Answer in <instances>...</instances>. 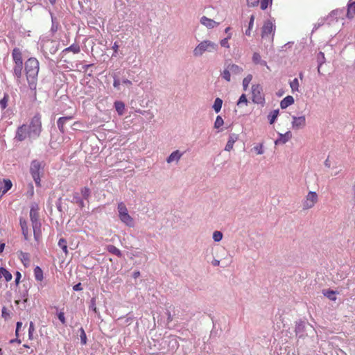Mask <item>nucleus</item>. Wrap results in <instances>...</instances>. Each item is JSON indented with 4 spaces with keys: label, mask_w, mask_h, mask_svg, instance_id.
I'll return each instance as SVG.
<instances>
[{
    "label": "nucleus",
    "mask_w": 355,
    "mask_h": 355,
    "mask_svg": "<svg viewBox=\"0 0 355 355\" xmlns=\"http://www.w3.org/2000/svg\"><path fill=\"white\" fill-rule=\"evenodd\" d=\"M40 69L39 61L35 58H28L25 62L26 79L31 90H35Z\"/></svg>",
    "instance_id": "f257e3e1"
},
{
    "label": "nucleus",
    "mask_w": 355,
    "mask_h": 355,
    "mask_svg": "<svg viewBox=\"0 0 355 355\" xmlns=\"http://www.w3.org/2000/svg\"><path fill=\"white\" fill-rule=\"evenodd\" d=\"M218 50V44L210 41L204 40L201 42L193 50V55L195 56H200L205 52H214Z\"/></svg>",
    "instance_id": "f03ea898"
},
{
    "label": "nucleus",
    "mask_w": 355,
    "mask_h": 355,
    "mask_svg": "<svg viewBox=\"0 0 355 355\" xmlns=\"http://www.w3.org/2000/svg\"><path fill=\"white\" fill-rule=\"evenodd\" d=\"M33 138H37L40 137L42 130L41 115L36 114L31 120L30 125H28Z\"/></svg>",
    "instance_id": "7ed1b4c3"
},
{
    "label": "nucleus",
    "mask_w": 355,
    "mask_h": 355,
    "mask_svg": "<svg viewBox=\"0 0 355 355\" xmlns=\"http://www.w3.org/2000/svg\"><path fill=\"white\" fill-rule=\"evenodd\" d=\"M295 332L299 338H304L305 336H313L315 334V329L311 325L306 324L302 320L296 323Z\"/></svg>",
    "instance_id": "20e7f679"
},
{
    "label": "nucleus",
    "mask_w": 355,
    "mask_h": 355,
    "mask_svg": "<svg viewBox=\"0 0 355 355\" xmlns=\"http://www.w3.org/2000/svg\"><path fill=\"white\" fill-rule=\"evenodd\" d=\"M275 33V26L270 20L264 22L263 27L261 28V37L263 40L268 41L270 43H272L274 40V35Z\"/></svg>",
    "instance_id": "39448f33"
},
{
    "label": "nucleus",
    "mask_w": 355,
    "mask_h": 355,
    "mask_svg": "<svg viewBox=\"0 0 355 355\" xmlns=\"http://www.w3.org/2000/svg\"><path fill=\"white\" fill-rule=\"evenodd\" d=\"M117 209L120 220L126 225L132 227L134 225V220L128 214V209L124 202H119Z\"/></svg>",
    "instance_id": "423d86ee"
},
{
    "label": "nucleus",
    "mask_w": 355,
    "mask_h": 355,
    "mask_svg": "<svg viewBox=\"0 0 355 355\" xmlns=\"http://www.w3.org/2000/svg\"><path fill=\"white\" fill-rule=\"evenodd\" d=\"M43 171V166L42 162L38 160H33L31 162L30 172L37 186H40V174Z\"/></svg>",
    "instance_id": "0eeeda50"
},
{
    "label": "nucleus",
    "mask_w": 355,
    "mask_h": 355,
    "mask_svg": "<svg viewBox=\"0 0 355 355\" xmlns=\"http://www.w3.org/2000/svg\"><path fill=\"white\" fill-rule=\"evenodd\" d=\"M252 101L254 103L263 105L265 96L263 93V88L260 84L252 85Z\"/></svg>",
    "instance_id": "6e6552de"
},
{
    "label": "nucleus",
    "mask_w": 355,
    "mask_h": 355,
    "mask_svg": "<svg viewBox=\"0 0 355 355\" xmlns=\"http://www.w3.org/2000/svg\"><path fill=\"white\" fill-rule=\"evenodd\" d=\"M318 200V196L315 191H309L302 201L303 209L307 210L313 208Z\"/></svg>",
    "instance_id": "1a4fd4ad"
},
{
    "label": "nucleus",
    "mask_w": 355,
    "mask_h": 355,
    "mask_svg": "<svg viewBox=\"0 0 355 355\" xmlns=\"http://www.w3.org/2000/svg\"><path fill=\"white\" fill-rule=\"evenodd\" d=\"M27 137H32L28 125L23 124L17 128L15 139L19 141L25 140Z\"/></svg>",
    "instance_id": "9d476101"
},
{
    "label": "nucleus",
    "mask_w": 355,
    "mask_h": 355,
    "mask_svg": "<svg viewBox=\"0 0 355 355\" xmlns=\"http://www.w3.org/2000/svg\"><path fill=\"white\" fill-rule=\"evenodd\" d=\"M14 64H23L22 52L19 48H14L12 52Z\"/></svg>",
    "instance_id": "9b49d317"
},
{
    "label": "nucleus",
    "mask_w": 355,
    "mask_h": 355,
    "mask_svg": "<svg viewBox=\"0 0 355 355\" xmlns=\"http://www.w3.org/2000/svg\"><path fill=\"white\" fill-rule=\"evenodd\" d=\"M306 125V119L304 116H293L292 126L293 128L299 129L304 127Z\"/></svg>",
    "instance_id": "f8f14e48"
},
{
    "label": "nucleus",
    "mask_w": 355,
    "mask_h": 355,
    "mask_svg": "<svg viewBox=\"0 0 355 355\" xmlns=\"http://www.w3.org/2000/svg\"><path fill=\"white\" fill-rule=\"evenodd\" d=\"M73 118V116H62L60 117L57 121V125L58 128L60 130V132L62 134L65 132V128L64 125L67 123V121L71 120Z\"/></svg>",
    "instance_id": "ddd939ff"
},
{
    "label": "nucleus",
    "mask_w": 355,
    "mask_h": 355,
    "mask_svg": "<svg viewBox=\"0 0 355 355\" xmlns=\"http://www.w3.org/2000/svg\"><path fill=\"white\" fill-rule=\"evenodd\" d=\"M200 23L203 26H206L207 28H214V27L219 25L218 22H216L214 20L209 19L205 16L201 17Z\"/></svg>",
    "instance_id": "4468645a"
},
{
    "label": "nucleus",
    "mask_w": 355,
    "mask_h": 355,
    "mask_svg": "<svg viewBox=\"0 0 355 355\" xmlns=\"http://www.w3.org/2000/svg\"><path fill=\"white\" fill-rule=\"evenodd\" d=\"M239 139V135L236 134H231L229 136L228 141L225 147V150L230 151L232 150L234 143Z\"/></svg>",
    "instance_id": "2eb2a0df"
},
{
    "label": "nucleus",
    "mask_w": 355,
    "mask_h": 355,
    "mask_svg": "<svg viewBox=\"0 0 355 355\" xmlns=\"http://www.w3.org/2000/svg\"><path fill=\"white\" fill-rule=\"evenodd\" d=\"M347 17L352 19L355 16V1L349 0L347 4Z\"/></svg>",
    "instance_id": "dca6fc26"
},
{
    "label": "nucleus",
    "mask_w": 355,
    "mask_h": 355,
    "mask_svg": "<svg viewBox=\"0 0 355 355\" xmlns=\"http://www.w3.org/2000/svg\"><path fill=\"white\" fill-rule=\"evenodd\" d=\"M292 137V134L290 131L286 132L285 134H279V138L275 141V144H286Z\"/></svg>",
    "instance_id": "f3484780"
},
{
    "label": "nucleus",
    "mask_w": 355,
    "mask_h": 355,
    "mask_svg": "<svg viewBox=\"0 0 355 355\" xmlns=\"http://www.w3.org/2000/svg\"><path fill=\"white\" fill-rule=\"evenodd\" d=\"M294 103V98L292 96H287L280 102L282 109H286L288 106Z\"/></svg>",
    "instance_id": "a211bd4d"
},
{
    "label": "nucleus",
    "mask_w": 355,
    "mask_h": 355,
    "mask_svg": "<svg viewBox=\"0 0 355 355\" xmlns=\"http://www.w3.org/2000/svg\"><path fill=\"white\" fill-rule=\"evenodd\" d=\"M33 225L35 239L37 241H39L42 236L41 223H37L35 222V225Z\"/></svg>",
    "instance_id": "6ab92c4d"
},
{
    "label": "nucleus",
    "mask_w": 355,
    "mask_h": 355,
    "mask_svg": "<svg viewBox=\"0 0 355 355\" xmlns=\"http://www.w3.org/2000/svg\"><path fill=\"white\" fill-rule=\"evenodd\" d=\"M22 69H23V64H15L13 67V73L16 76L17 80L18 82L20 81V79L22 76Z\"/></svg>",
    "instance_id": "aec40b11"
},
{
    "label": "nucleus",
    "mask_w": 355,
    "mask_h": 355,
    "mask_svg": "<svg viewBox=\"0 0 355 355\" xmlns=\"http://www.w3.org/2000/svg\"><path fill=\"white\" fill-rule=\"evenodd\" d=\"M3 277L6 282H10L12 278V274L3 267H0V279Z\"/></svg>",
    "instance_id": "412c9836"
},
{
    "label": "nucleus",
    "mask_w": 355,
    "mask_h": 355,
    "mask_svg": "<svg viewBox=\"0 0 355 355\" xmlns=\"http://www.w3.org/2000/svg\"><path fill=\"white\" fill-rule=\"evenodd\" d=\"M20 225L22 230V234L24 235V239L28 240V228L27 226V223L25 220L20 219Z\"/></svg>",
    "instance_id": "4be33fe9"
},
{
    "label": "nucleus",
    "mask_w": 355,
    "mask_h": 355,
    "mask_svg": "<svg viewBox=\"0 0 355 355\" xmlns=\"http://www.w3.org/2000/svg\"><path fill=\"white\" fill-rule=\"evenodd\" d=\"M182 157V153H180L179 150H175L173 152L169 157L167 158V162L171 163L174 161L178 162L180 157Z\"/></svg>",
    "instance_id": "5701e85b"
},
{
    "label": "nucleus",
    "mask_w": 355,
    "mask_h": 355,
    "mask_svg": "<svg viewBox=\"0 0 355 355\" xmlns=\"http://www.w3.org/2000/svg\"><path fill=\"white\" fill-rule=\"evenodd\" d=\"M12 186V182L8 179L3 180V185L1 187L0 190L3 194L7 193Z\"/></svg>",
    "instance_id": "b1692460"
},
{
    "label": "nucleus",
    "mask_w": 355,
    "mask_h": 355,
    "mask_svg": "<svg viewBox=\"0 0 355 355\" xmlns=\"http://www.w3.org/2000/svg\"><path fill=\"white\" fill-rule=\"evenodd\" d=\"M229 67V69L231 71V73L234 75L240 74L243 72V69L241 67H239V65H236L235 64H232L227 65Z\"/></svg>",
    "instance_id": "393cba45"
},
{
    "label": "nucleus",
    "mask_w": 355,
    "mask_h": 355,
    "mask_svg": "<svg viewBox=\"0 0 355 355\" xmlns=\"http://www.w3.org/2000/svg\"><path fill=\"white\" fill-rule=\"evenodd\" d=\"M106 249L110 253L113 254L118 257H121L122 256V253L120 250L113 245H107Z\"/></svg>",
    "instance_id": "a878e982"
},
{
    "label": "nucleus",
    "mask_w": 355,
    "mask_h": 355,
    "mask_svg": "<svg viewBox=\"0 0 355 355\" xmlns=\"http://www.w3.org/2000/svg\"><path fill=\"white\" fill-rule=\"evenodd\" d=\"M34 276L37 282H42L43 280V271L40 266H36L34 268Z\"/></svg>",
    "instance_id": "bb28decb"
},
{
    "label": "nucleus",
    "mask_w": 355,
    "mask_h": 355,
    "mask_svg": "<svg viewBox=\"0 0 355 355\" xmlns=\"http://www.w3.org/2000/svg\"><path fill=\"white\" fill-rule=\"evenodd\" d=\"M322 293L324 294V295L325 297H327V298H329L331 300L335 301L336 300V295L337 293L333 290H330V289L323 290Z\"/></svg>",
    "instance_id": "cd10ccee"
},
{
    "label": "nucleus",
    "mask_w": 355,
    "mask_h": 355,
    "mask_svg": "<svg viewBox=\"0 0 355 355\" xmlns=\"http://www.w3.org/2000/svg\"><path fill=\"white\" fill-rule=\"evenodd\" d=\"M30 217L32 222V225H35V222L37 223H40L39 221L38 213L36 210L32 208L30 211Z\"/></svg>",
    "instance_id": "c85d7f7f"
},
{
    "label": "nucleus",
    "mask_w": 355,
    "mask_h": 355,
    "mask_svg": "<svg viewBox=\"0 0 355 355\" xmlns=\"http://www.w3.org/2000/svg\"><path fill=\"white\" fill-rule=\"evenodd\" d=\"M114 107L119 115H122L123 114L125 110V105L123 102L116 101L114 103Z\"/></svg>",
    "instance_id": "c756f323"
},
{
    "label": "nucleus",
    "mask_w": 355,
    "mask_h": 355,
    "mask_svg": "<svg viewBox=\"0 0 355 355\" xmlns=\"http://www.w3.org/2000/svg\"><path fill=\"white\" fill-rule=\"evenodd\" d=\"M73 202L78 205L80 209H83L85 207V203L83 200L79 196L78 193H75L73 195Z\"/></svg>",
    "instance_id": "7c9ffc66"
},
{
    "label": "nucleus",
    "mask_w": 355,
    "mask_h": 355,
    "mask_svg": "<svg viewBox=\"0 0 355 355\" xmlns=\"http://www.w3.org/2000/svg\"><path fill=\"white\" fill-rule=\"evenodd\" d=\"M71 51L73 53H78L80 51V49L78 44H73L70 46L64 49L63 52Z\"/></svg>",
    "instance_id": "2f4dec72"
},
{
    "label": "nucleus",
    "mask_w": 355,
    "mask_h": 355,
    "mask_svg": "<svg viewBox=\"0 0 355 355\" xmlns=\"http://www.w3.org/2000/svg\"><path fill=\"white\" fill-rule=\"evenodd\" d=\"M222 104H223V101L220 98H216L214 101V105H213V108L216 113H218L220 111L221 107H222Z\"/></svg>",
    "instance_id": "473e14b6"
},
{
    "label": "nucleus",
    "mask_w": 355,
    "mask_h": 355,
    "mask_svg": "<svg viewBox=\"0 0 355 355\" xmlns=\"http://www.w3.org/2000/svg\"><path fill=\"white\" fill-rule=\"evenodd\" d=\"M290 86H291V90L293 92H298L299 90V87H300V84H299V81H298V79L297 78H294L291 83H290Z\"/></svg>",
    "instance_id": "72a5a7b5"
},
{
    "label": "nucleus",
    "mask_w": 355,
    "mask_h": 355,
    "mask_svg": "<svg viewBox=\"0 0 355 355\" xmlns=\"http://www.w3.org/2000/svg\"><path fill=\"white\" fill-rule=\"evenodd\" d=\"M58 245L60 248H62V250L66 254L68 253L67 242L64 239L62 238L59 240Z\"/></svg>",
    "instance_id": "f704fd0d"
},
{
    "label": "nucleus",
    "mask_w": 355,
    "mask_h": 355,
    "mask_svg": "<svg viewBox=\"0 0 355 355\" xmlns=\"http://www.w3.org/2000/svg\"><path fill=\"white\" fill-rule=\"evenodd\" d=\"M19 257L24 265L28 263L30 261L29 254L26 252H23L22 251H20Z\"/></svg>",
    "instance_id": "c9c22d12"
},
{
    "label": "nucleus",
    "mask_w": 355,
    "mask_h": 355,
    "mask_svg": "<svg viewBox=\"0 0 355 355\" xmlns=\"http://www.w3.org/2000/svg\"><path fill=\"white\" fill-rule=\"evenodd\" d=\"M279 114V110H275L272 112H270L268 115L269 122L270 124H272L276 120L277 117Z\"/></svg>",
    "instance_id": "e433bc0d"
},
{
    "label": "nucleus",
    "mask_w": 355,
    "mask_h": 355,
    "mask_svg": "<svg viewBox=\"0 0 355 355\" xmlns=\"http://www.w3.org/2000/svg\"><path fill=\"white\" fill-rule=\"evenodd\" d=\"M252 79V76L251 74H249L245 78H244V79L243 80V87L244 91L247 90Z\"/></svg>",
    "instance_id": "4c0bfd02"
},
{
    "label": "nucleus",
    "mask_w": 355,
    "mask_h": 355,
    "mask_svg": "<svg viewBox=\"0 0 355 355\" xmlns=\"http://www.w3.org/2000/svg\"><path fill=\"white\" fill-rule=\"evenodd\" d=\"M80 193L85 200H87L90 196V189L87 187H83L80 189Z\"/></svg>",
    "instance_id": "58836bf2"
},
{
    "label": "nucleus",
    "mask_w": 355,
    "mask_h": 355,
    "mask_svg": "<svg viewBox=\"0 0 355 355\" xmlns=\"http://www.w3.org/2000/svg\"><path fill=\"white\" fill-rule=\"evenodd\" d=\"M9 101V96L8 94H4L3 98L0 100V107L3 110L8 105V102Z\"/></svg>",
    "instance_id": "ea45409f"
},
{
    "label": "nucleus",
    "mask_w": 355,
    "mask_h": 355,
    "mask_svg": "<svg viewBox=\"0 0 355 355\" xmlns=\"http://www.w3.org/2000/svg\"><path fill=\"white\" fill-rule=\"evenodd\" d=\"M223 78L227 80V82H230L231 80V71L229 69L228 66L224 69L223 72L222 73Z\"/></svg>",
    "instance_id": "a19ab883"
},
{
    "label": "nucleus",
    "mask_w": 355,
    "mask_h": 355,
    "mask_svg": "<svg viewBox=\"0 0 355 355\" xmlns=\"http://www.w3.org/2000/svg\"><path fill=\"white\" fill-rule=\"evenodd\" d=\"M254 16L251 15L249 25H248V28L245 31V34L248 36H250L251 35V30L252 29L253 26H254Z\"/></svg>",
    "instance_id": "79ce46f5"
},
{
    "label": "nucleus",
    "mask_w": 355,
    "mask_h": 355,
    "mask_svg": "<svg viewBox=\"0 0 355 355\" xmlns=\"http://www.w3.org/2000/svg\"><path fill=\"white\" fill-rule=\"evenodd\" d=\"M224 123L223 119L221 116H218L216 119L215 123H214V128H220Z\"/></svg>",
    "instance_id": "37998d69"
},
{
    "label": "nucleus",
    "mask_w": 355,
    "mask_h": 355,
    "mask_svg": "<svg viewBox=\"0 0 355 355\" xmlns=\"http://www.w3.org/2000/svg\"><path fill=\"white\" fill-rule=\"evenodd\" d=\"M80 338L81 343L83 345H85L87 343L86 334L83 328L80 329Z\"/></svg>",
    "instance_id": "c03bdc74"
},
{
    "label": "nucleus",
    "mask_w": 355,
    "mask_h": 355,
    "mask_svg": "<svg viewBox=\"0 0 355 355\" xmlns=\"http://www.w3.org/2000/svg\"><path fill=\"white\" fill-rule=\"evenodd\" d=\"M223 239V234L219 232V231H215L213 234V239L216 241V242H218L220 241H221Z\"/></svg>",
    "instance_id": "a18cd8bd"
},
{
    "label": "nucleus",
    "mask_w": 355,
    "mask_h": 355,
    "mask_svg": "<svg viewBox=\"0 0 355 355\" xmlns=\"http://www.w3.org/2000/svg\"><path fill=\"white\" fill-rule=\"evenodd\" d=\"M55 317L62 322V324H65L66 321L64 312H56Z\"/></svg>",
    "instance_id": "49530a36"
},
{
    "label": "nucleus",
    "mask_w": 355,
    "mask_h": 355,
    "mask_svg": "<svg viewBox=\"0 0 355 355\" xmlns=\"http://www.w3.org/2000/svg\"><path fill=\"white\" fill-rule=\"evenodd\" d=\"M242 103H245V105L248 104V99H247L246 95L244 94H243L240 96V98H239V101L237 102V105H240Z\"/></svg>",
    "instance_id": "de8ad7c7"
},
{
    "label": "nucleus",
    "mask_w": 355,
    "mask_h": 355,
    "mask_svg": "<svg viewBox=\"0 0 355 355\" xmlns=\"http://www.w3.org/2000/svg\"><path fill=\"white\" fill-rule=\"evenodd\" d=\"M271 1V0H261L260 1V7L262 10H266L268 8V6Z\"/></svg>",
    "instance_id": "09e8293b"
},
{
    "label": "nucleus",
    "mask_w": 355,
    "mask_h": 355,
    "mask_svg": "<svg viewBox=\"0 0 355 355\" xmlns=\"http://www.w3.org/2000/svg\"><path fill=\"white\" fill-rule=\"evenodd\" d=\"M34 331H35L34 324L31 321L30 322V326H29V329H28V336H29L30 339H33V334Z\"/></svg>",
    "instance_id": "8fccbe9b"
},
{
    "label": "nucleus",
    "mask_w": 355,
    "mask_h": 355,
    "mask_svg": "<svg viewBox=\"0 0 355 355\" xmlns=\"http://www.w3.org/2000/svg\"><path fill=\"white\" fill-rule=\"evenodd\" d=\"M252 60L255 64H258L261 62V56L259 53H254Z\"/></svg>",
    "instance_id": "3c124183"
},
{
    "label": "nucleus",
    "mask_w": 355,
    "mask_h": 355,
    "mask_svg": "<svg viewBox=\"0 0 355 355\" xmlns=\"http://www.w3.org/2000/svg\"><path fill=\"white\" fill-rule=\"evenodd\" d=\"M254 150L256 151L257 155H261L263 153L262 144H259V145L254 146Z\"/></svg>",
    "instance_id": "603ef678"
},
{
    "label": "nucleus",
    "mask_w": 355,
    "mask_h": 355,
    "mask_svg": "<svg viewBox=\"0 0 355 355\" xmlns=\"http://www.w3.org/2000/svg\"><path fill=\"white\" fill-rule=\"evenodd\" d=\"M228 41L227 39H223L220 40V46H223V47H225L227 49H229L230 48V44L228 43Z\"/></svg>",
    "instance_id": "864d4df0"
},
{
    "label": "nucleus",
    "mask_w": 355,
    "mask_h": 355,
    "mask_svg": "<svg viewBox=\"0 0 355 355\" xmlns=\"http://www.w3.org/2000/svg\"><path fill=\"white\" fill-rule=\"evenodd\" d=\"M249 6L254 7L258 6L259 0H247Z\"/></svg>",
    "instance_id": "5fc2aeb1"
},
{
    "label": "nucleus",
    "mask_w": 355,
    "mask_h": 355,
    "mask_svg": "<svg viewBox=\"0 0 355 355\" xmlns=\"http://www.w3.org/2000/svg\"><path fill=\"white\" fill-rule=\"evenodd\" d=\"M21 277V273L19 271H17L15 273V283L17 285L19 284Z\"/></svg>",
    "instance_id": "6e6d98bb"
},
{
    "label": "nucleus",
    "mask_w": 355,
    "mask_h": 355,
    "mask_svg": "<svg viewBox=\"0 0 355 355\" xmlns=\"http://www.w3.org/2000/svg\"><path fill=\"white\" fill-rule=\"evenodd\" d=\"M82 126V123L80 121H76L73 124V130H78L79 128Z\"/></svg>",
    "instance_id": "4d7b16f0"
},
{
    "label": "nucleus",
    "mask_w": 355,
    "mask_h": 355,
    "mask_svg": "<svg viewBox=\"0 0 355 355\" xmlns=\"http://www.w3.org/2000/svg\"><path fill=\"white\" fill-rule=\"evenodd\" d=\"M22 326V322H17V324H16V335H18V331H19L20 328Z\"/></svg>",
    "instance_id": "13d9d810"
},
{
    "label": "nucleus",
    "mask_w": 355,
    "mask_h": 355,
    "mask_svg": "<svg viewBox=\"0 0 355 355\" xmlns=\"http://www.w3.org/2000/svg\"><path fill=\"white\" fill-rule=\"evenodd\" d=\"M73 289L76 291H81L82 290L81 284L78 283V284H76L75 286H73Z\"/></svg>",
    "instance_id": "bf43d9fd"
},
{
    "label": "nucleus",
    "mask_w": 355,
    "mask_h": 355,
    "mask_svg": "<svg viewBox=\"0 0 355 355\" xmlns=\"http://www.w3.org/2000/svg\"><path fill=\"white\" fill-rule=\"evenodd\" d=\"M164 316H166L167 318V322H169L170 321L172 320V318L170 314V312H164Z\"/></svg>",
    "instance_id": "052dcab7"
},
{
    "label": "nucleus",
    "mask_w": 355,
    "mask_h": 355,
    "mask_svg": "<svg viewBox=\"0 0 355 355\" xmlns=\"http://www.w3.org/2000/svg\"><path fill=\"white\" fill-rule=\"evenodd\" d=\"M1 313H2V317L5 320H7L10 317L9 312H1Z\"/></svg>",
    "instance_id": "680f3d73"
},
{
    "label": "nucleus",
    "mask_w": 355,
    "mask_h": 355,
    "mask_svg": "<svg viewBox=\"0 0 355 355\" xmlns=\"http://www.w3.org/2000/svg\"><path fill=\"white\" fill-rule=\"evenodd\" d=\"M119 85H120V82H119V80H117V79H114V83H113V86H114V87L118 88V87H119Z\"/></svg>",
    "instance_id": "e2e57ef3"
},
{
    "label": "nucleus",
    "mask_w": 355,
    "mask_h": 355,
    "mask_svg": "<svg viewBox=\"0 0 355 355\" xmlns=\"http://www.w3.org/2000/svg\"><path fill=\"white\" fill-rule=\"evenodd\" d=\"M118 49H119V45H118L117 42H114V45L112 46V49L114 51V52H117Z\"/></svg>",
    "instance_id": "0e129e2a"
},
{
    "label": "nucleus",
    "mask_w": 355,
    "mask_h": 355,
    "mask_svg": "<svg viewBox=\"0 0 355 355\" xmlns=\"http://www.w3.org/2000/svg\"><path fill=\"white\" fill-rule=\"evenodd\" d=\"M212 264H213V266H219V264H220V261H219V260H217V259H214V260H213V261H212Z\"/></svg>",
    "instance_id": "69168bd1"
},
{
    "label": "nucleus",
    "mask_w": 355,
    "mask_h": 355,
    "mask_svg": "<svg viewBox=\"0 0 355 355\" xmlns=\"http://www.w3.org/2000/svg\"><path fill=\"white\" fill-rule=\"evenodd\" d=\"M123 83L127 85H132V82L128 79H125V80H123Z\"/></svg>",
    "instance_id": "338daca9"
},
{
    "label": "nucleus",
    "mask_w": 355,
    "mask_h": 355,
    "mask_svg": "<svg viewBox=\"0 0 355 355\" xmlns=\"http://www.w3.org/2000/svg\"><path fill=\"white\" fill-rule=\"evenodd\" d=\"M5 248V243H1L0 244V253H1Z\"/></svg>",
    "instance_id": "774afa93"
}]
</instances>
